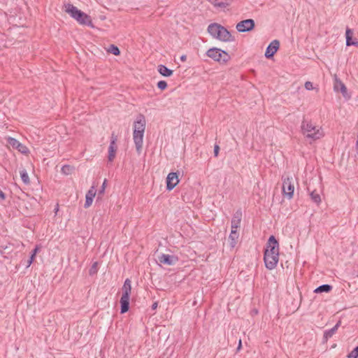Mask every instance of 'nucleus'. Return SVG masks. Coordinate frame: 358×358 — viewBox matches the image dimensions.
Wrapping results in <instances>:
<instances>
[{
	"label": "nucleus",
	"instance_id": "nucleus-22",
	"mask_svg": "<svg viewBox=\"0 0 358 358\" xmlns=\"http://www.w3.org/2000/svg\"><path fill=\"white\" fill-rule=\"evenodd\" d=\"M158 72L163 76L170 77L173 75V71L169 68H167L165 65L159 64L157 66Z\"/></svg>",
	"mask_w": 358,
	"mask_h": 358
},
{
	"label": "nucleus",
	"instance_id": "nucleus-35",
	"mask_svg": "<svg viewBox=\"0 0 358 358\" xmlns=\"http://www.w3.org/2000/svg\"><path fill=\"white\" fill-rule=\"evenodd\" d=\"M220 146L218 145L215 144L214 145L213 153H214V156L215 157H217L218 156L219 152H220Z\"/></svg>",
	"mask_w": 358,
	"mask_h": 358
},
{
	"label": "nucleus",
	"instance_id": "nucleus-24",
	"mask_svg": "<svg viewBox=\"0 0 358 358\" xmlns=\"http://www.w3.org/2000/svg\"><path fill=\"white\" fill-rule=\"evenodd\" d=\"M117 151V145L110 144L108 148V159L109 162H113L115 157V154Z\"/></svg>",
	"mask_w": 358,
	"mask_h": 358
},
{
	"label": "nucleus",
	"instance_id": "nucleus-15",
	"mask_svg": "<svg viewBox=\"0 0 358 358\" xmlns=\"http://www.w3.org/2000/svg\"><path fill=\"white\" fill-rule=\"evenodd\" d=\"M334 89L336 92H341L345 98L350 99V96L348 94L346 86L341 80L336 77L334 80Z\"/></svg>",
	"mask_w": 358,
	"mask_h": 358
},
{
	"label": "nucleus",
	"instance_id": "nucleus-34",
	"mask_svg": "<svg viewBox=\"0 0 358 358\" xmlns=\"http://www.w3.org/2000/svg\"><path fill=\"white\" fill-rule=\"evenodd\" d=\"M106 180L105 179L101 187V189L99 190V196H100L101 194H103L105 192V189H106Z\"/></svg>",
	"mask_w": 358,
	"mask_h": 358
},
{
	"label": "nucleus",
	"instance_id": "nucleus-1",
	"mask_svg": "<svg viewBox=\"0 0 358 358\" xmlns=\"http://www.w3.org/2000/svg\"><path fill=\"white\" fill-rule=\"evenodd\" d=\"M207 31L214 38L223 42H231L235 41V37L230 31L222 25L214 22L208 25Z\"/></svg>",
	"mask_w": 358,
	"mask_h": 358
},
{
	"label": "nucleus",
	"instance_id": "nucleus-38",
	"mask_svg": "<svg viewBox=\"0 0 358 358\" xmlns=\"http://www.w3.org/2000/svg\"><path fill=\"white\" fill-rule=\"evenodd\" d=\"M157 306H158V303L157 302L153 303L152 306H151L152 310H155L157 308Z\"/></svg>",
	"mask_w": 358,
	"mask_h": 358
},
{
	"label": "nucleus",
	"instance_id": "nucleus-31",
	"mask_svg": "<svg viewBox=\"0 0 358 358\" xmlns=\"http://www.w3.org/2000/svg\"><path fill=\"white\" fill-rule=\"evenodd\" d=\"M348 358H357L358 357V345L355 347L351 352L348 355Z\"/></svg>",
	"mask_w": 358,
	"mask_h": 358
},
{
	"label": "nucleus",
	"instance_id": "nucleus-29",
	"mask_svg": "<svg viewBox=\"0 0 358 358\" xmlns=\"http://www.w3.org/2000/svg\"><path fill=\"white\" fill-rule=\"evenodd\" d=\"M310 197L311 199L317 204H319L321 202L320 196L316 191H313L310 193Z\"/></svg>",
	"mask_w": 358,
	"mask_h": 358
},
{
	"label": "nucleus",
	"instance_id": "nucleus-27",
	"mask_svg": "<svg viewBox=\"0 0 358 358\" xmlns=\"http://www.w3.org/2000/svg\"><path fill=\"white\" fill-rule=\"evenodd\" d=\"M73 166L66 164L62 167L61 171L64 175H70L73 173Z\"/></svg>",
	"mask_w": 358,
	"mask_h": 358
},
{
	"label": "nucleus",
	"instance_id": "nucleus-10",
	"mask_svg": "<svg viewBox=\"0 0 358 358\" xmlns=\"http://www.w3.org/2000/svg\"><path fill=\"white\" fill-rule=\"evenodd\" d=\"M178 257L176 255L162 254L158 257V260L161 264L172 266L178 262Z\"/></svg>",
	"mask_w": 358,
	"mask_h": 358
},
{
	"label": "nucleus",
	"instance_id": "nucleus-14",
	"mask_svg": "<svg viewBox=\"0 0 358 358\" xmlns=\"http://www.w3.org/2000/svg\"><path fill=\"white\" fill-rule=\"evenodd\" d=\"M7 143L13 148L17 149L19 152H20L22 154H27L29 152V149L24 145L22 144L14 138H8Z\"/></svg>",
	"mask_w": 358,
	"mask_h": 358
},
{
	"label": "nucleus",
	"instance_id": "nucleus-33",
	"mask_svg": "<svg viewBox=\"0 0 358 358\" xmlns=\"http://www.w3.org/2000/svg\"><path fill=\"white\" fill-rule=\"evenodd\" d=\"M117 141V137L115 134V133L113 132L112 134H111V137H110V144H111V145H116Z\"/></svg>",
	"mask_w": 358,
	"mask_h": 358
},
{
	"label": "nucleus",
	"instance_id": "nucleus-2",
	"mask_svg": "<svg viewBox=\"0 0 358 358\" xmlns=\"http://www.w3.org/2000/svg\"><path fill=\"white\" fill-rule=\"evenodd\" d=\"M64 11L67 13L71 17L75 19L80 24L87 25L90 27H94L91 17L82 10H79L73 4H64Z\"/></svg>",
	"mask_w": 358,
	"mask_h": 358
},
{
	"label": "nucleus",
	"instance_id": "nucleus-30",
	"mask_svg": "<svg viewBox=\"0 0 358 358\" xmlns=\"http://www.w3.org/2000/svg\"><path fill=\"white\" fill-rule=\"evenodd\" d=\"M97 266H98V263L96 262H94L92 265L91 268L89 270L90 275H94V274H96L97 273V271H98Z\"/></svg>",
	"mask_w": 358,
	"mask_h": 358
},
{
	"label": "nucleus",
	"instance_id": "nucleus-12",
	"mask_svg": "<svg viewBox=\"0 0 358 358\" xmlns=\"http://www.w3.org/2000/svg\"><path fill=\"white\" fill-rule=\"evenodd\" d=\"M144 132L140 130H136L133 132V139L138 153H141L142 150Z\"/></svg>",
	"mask_w": 358,
	"mask_h": 358
},
{
	"label": "nucleus",
	"instance_id": "nucleus-32",
	"mask_svg": "<svg viewBox=\"0 0 358 358\" xmlns=\"http://www.w3.org/2000/svg\"><path fill=\"white\" fill-rule=\"evenodd\" d=\"M167 83L165 80H159L157 83V87L161 90H164L167 88Z\"/></svg>",
	"mask_w": 358,
	"mask_h": 358
},
{
	"label": "nucleus",
	"instance_id": "nucleus-41",
	"mask_svg": "<svg viewBox=\"0 0 358 358\" xmlns=\"http://www.w3.org/2000/svg\"><path fill=\"white\" fill-rule=\"evenodd\" d=\"M241 347V341L240 340L239 341V345H238V350H239Z\"/></svg>",
	"mask_w": 358,
	"mask_h": 358
},
{
	"label": "nucleus",
	"instance_id": "nucleus-26",
	"mask_svg": "<svg viewBox=\"0 0 358 358\" xmlns=\"http://www.w3.org/2000/svg\"><path fill=\"white\" fill-rule=\"evenodd\" d=\"M20 173L22 182L25 185H29L30 183V180L27 171L24 169H23L20 171Z\"/></svg>",
	"mask_w": 358,
	"mask_h": 358
},
{
	"label": "nucleus",
	"instance_id": "nucleus-23",
	"mask_svg": "<svg viewBox=\"0 0 358 358\" xmlns=\"http://www.w3.org/2000/svg\"><path fill=\"white\" fill-rule=\"evenodd\" d=\"M332 286L328 284L322 285L317 287L315 290V293L330 292L332 290Z\"/></svg>",
	"mask_w": 358,
	"mask_h": 358
},
{
	"label": "nucleus",
	"instance_id": "nucleus-18",
	"mask_svg": "<svg viewBox=\"0 0 358 358\" xmlns=\"http://www.w3.org/2000/svg\"><path fill=\"white\" fill-rule=\"evenodd\" d=\"M242 218V212L241 210H238L235 212L231 221V229H237L241 224Z\"/></svg>",
	"mask_w": 358,
	"mask_h": 358
},
{
	"label": "nucleus",
	"instance_id": "nucleus-9",
	"mask_svg": "<svg viewBox=\"0 0 358 358\" xmlns=\"http://www.w3.org/2000/svg\"><path fill=\"white\" fill-rule=\"evenodd\" d=\"M264 261L265 266L268 270L275 268L279 261V255H268L267 252H264Z\"/></svg>",
	"mask_w": 358,
	"mask_h": 358
},
{
	"label": "nucleus",
	"instance_id": "nucleus-40",
	"mask_svg": "<svg viewBox=\"0 0 358 358\" xmlns=\"http://www.w3.org/2000/svg\"><path fill=\"white\" fill-rule=\"evenodd\" d=\"M356 149L358 150V134L357 135Z\"/></svg>",
	"mask_w": 358,
	"mask_h": 358
},
{
	"label": "nucleus",
	"instance_id": "nucleus-19",
	"mask_svg": "<svg viewBox=\"0 0 358 358\" xmlns=\"http://www.w3.org/2000/svg\"><path fill=\"white\" fill-rule=\"evenodd\" d=\"M96 195V189L94 186L91 187V188L88 190L85 195V203L84 204V207L85 208H89L93 201V199Z\"/></svg>",
	"mask_w": 358,
	"mask_h": 358
},
{
	"label": "nucleus",
	"instance_id": "nucleus-21",
	"mask_svg": "<svg viewBox=\"0 0 358 358\" xmlns=\"http://www.w3.org/2000/svg\"><path fill=\"white\" fill-rule=\"evenodd\" d=\"M352 36H353L352 31L350 29L347 28L346 31H345L346 45L347 46L354 45V46H356L358 48V41L356 39L353 40Z\"/></svg>",
	"mask_w": 358,
	"mask_h": 358
},
{
	"label": "nucleus",
	"instance_id": "nucleus-16",
	"mask_svg": "<svg viewBox=\"0 0 358 358\" xmlns=\"http://www.w3.org/2000/svg\"><path fill=\"white\" fill-rule=\"evenodd\" d=\"M145 124L146 121L145 116L142 114H139L134 122V131L140 130L141 131H145Z\"/></svg>",
	"mask_w": 358,
	"mask_h": 358
},
{
	"label": "nucleus",
	"instance_id": "nucleus-36",
	"mask_svg": "<svg viewBox=\"0 0 358 358\" xmlns=\"http://www.w3.org/2000/svg\"><path fill=\"white\" fill-rule=\"evenodd\" d=\"M305 88L308 90H311L313 89V85L311 82L307 81L305 83Z\"/></svg>",
	"mask_w": 358,
	"mask_h": 358
},
{
	"label": "nucleus",
	"instance_id": "nucleus-7",
	"mask_svg": "<svg viewBox=\"0 0 358 358\" xmlns=\"http://www.w3.org/2000/svg\"><path fill=\"white\" fill-rule=\"evenodd\" d=\"M255 27V20L246 19L237 23L236 28L238 32H247L253 30Z\"/></svg>",
	"mask_w": 358,
	"mask_h": 358
},
{
	"label": "nucleus",
	"instance_id": "nucleus-39",
	"mask_svg": "<svg viewBox=\"0 0 358 358\" xmlns=\"http://www.w3.org/2000/svg\"><path fill=\"white\" fill-rule=\"evenodd\" d=\"M180 60H181L182 62H185V61H186V59H187V56H186L185 55H182V56L180 57Z\"/></svg>",
	"mask_w": 358,
	"mask_h": 358
},
{
	"label": "nucleus",
	"instance_id": "nucleus-8",
	"mask_svg": "<svg viewBox=\"0 0 358 358\" xmlns=\"http://www.w3.org/2000/svg\"><path fill=\"white\" fill-rule=\"evenodd\" d=\"M282 189L284 195L289 199L293 197L294 186L292 182V178L287 177L283 180Z\"/></svg>",
	"mask_w": 358,
	"mask_h": 358
},
{
	"label": "nucleus",
	"instance_id": "nucleus-28",
	"mask_svg": "<svg viewBox=\"0 0 358 358\" xmlns=\"http://www.w3.org/2000/svg\"><path fill=\"white\" fill-rule=\"evenodd\" d=\"M108 52L115 55V56H118L120 55V50L119 48L114 44L110 45V46L108 49Z\"/></svg>",
	"mask_w": 358,
	"mask_h": 358
},
{
	"label": "nucleus",
	"instance_id": "nucleus-5",
	"mask_svg": "<svg viewBox=\"0 0 358 358\" xmlns=\"http://www.w3.org/2000/svg\"><path fill=\"white\" fill-rule=\"evenodd\" d=\"M206 54L208 57L220 64H226L231 59V57L226 51L217 48H210Z\"/></svg>",
	"mask_w": 358,
	"mask_h": 358
},
{
	"label": "nucleus",
	"instance_id": "nucleus-25",
	"mask_svg": "<svg viewBox=\"0 0 358 358\" xmlns=\"http://www.w3.org/2000/svg\"><path fill=\"white\" fill-rule=\"evenodd\" d=\"M39 251V247L36 245L35 248L31 251L29 259L27 261L26 267H29L35 259L37 252Z\"/></svg>",
	"mask_w": 358,
	"mask_h": 358
},
{
	"label": "nucleus",
	"instance_id": "nucleus-6",
	"mask_svg": "<svg viewBox=\"0 0 358 358\" xmlns=\"http://www.w3.org/2000/svg\"><path fill=\"white\" fill-rule=\"evenodd\" d=\"M264 252H267L268 255H279V243L273 235L269 236Z\"/></svg>",
	"mask_w": 358,
	"mask_h": 358
},
{
	"label": "nucleus",
	"instance_id": "nucleus-17",
	"mask_svg": "<svg viewBox=\"0 0 358 358\" xmlns=\"http://www.w3.org/2000/svg\"><path fill=\"white\" fill-rule=\"evenodd\" d=\"M341 322L339 320L334 327L329 330H326L324 332L323 338H322V342L327 343L329 338H331L337 331L338 327L341 326Z\"/></svg>",
	"mask_w": 358,
	"mask_h": 358
},
{
	"label": "nucleus",
	"instance_id": "nucleus-11",
	"mask_svg": "<svg viewBox=\"0 0 358 358\" xmlns=\"http://www.w3.org/2000/svg\"><path fill=\"white\" fill-rule=\"evenodd\" d=\"M179 182L178 173H169L166 178V189L172 190Z\"/></svg>",
	"mask_w": 358,
	"mask_h": 358
},
{
	"label": "nucleus",
	"instance_id": "nucleus-4",
	"mask_svg": "<svg viewBox=\"0 0 358 358\" xmlns=\"http://www.w3.org/2000/svg\"><path fill=\"white\" fill-rule=\"evenodd\" d=\"M301 133L305 135L306 138L313 141L317 140L322 136V133L320 131V129H317L310 121H308L305 118H303L301 122Z\"/></svg>",
	"mask_w": 358,
	"mask_h": 358
},
{
	"label": "nucleus",
	"instance_id": "nucleus-37",
	"mask_svg": "<svg viewBox=\"0 0 358 358\" xmlns=\"http://www.w3.org/2000/svg\"><path fill=\"white\" fill-rule=\"evenodd\" d=\"M6 198V196L4 192H2V190L0 189V200L4 201Z\"/></svg>",
	"mask_w": 358,
	"mask_h": 358
},
{
	"label": "nucleus",
	"instance_id": "nucleus-13",
	"mask_svg": "<svg viewBox=\"0 0 358 358\" xmlns=\"http://www.w3.org/2000/svg\"><path fill=\"white\" fill-rule=\"evenodd\" d=\"M279 47H280L279 41L273 40L267 46L266 52H265V57L267 59L272 58L274 56V55L276 53V52L278 50Z\"/></svg>",
	"mask_w": 358,
	"mask_h": 358
},
{
	"label": "nucleus",
	"instance_id": "nucleus-3",
	"mask_svg": "<svg viewBox=\"0 0 358 358\" xmlns=\"http://www.w3.org/2000/svg\"><path fill=\"white\" fill-rule=\"evenodd\" d=\"M122 294L120 299V313L124 314L129 309V298L131 291V282L127 278L122 287Z\"/></svg>",
	"mask_w": 358,
	"mask_h": 358
},
{
	"label": "nucleus",
	"instance_id": "nucleus-20",
	"mask_svg": "<svg viewBox=\"0 0 358 358\" xmlns=\"http://www.w3.org/2000/svg\"><path fill=\"white\" fill-rule=\"evenodd\" d=\"M239 233L237 231V229H231V233L229 236V243L231 248H235L236 245Z\"/></svg>",
	"mask_w": 358,
	"mask_h": 358
}]
</instances>
